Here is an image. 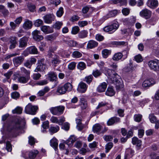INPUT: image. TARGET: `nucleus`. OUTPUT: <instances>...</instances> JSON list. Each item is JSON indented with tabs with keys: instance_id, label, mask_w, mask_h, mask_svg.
<instances>
[{
	"instance_id": "f257e3e1",
	"label": "nucleus",
	"mask_w": 159,
	"mask_h": 159,
	"mask_svg": "<svg viewBox=\"0 0 159 159\" xmlns=\"http://www.w3.org/2000/svg\"><path fill=\"white\" fill-rule=\"evenodd\" d=\"M20 118H16L11 122L10 123L7 127V130L11 134L15 133L18 130L21 129Z\"/></svg>"
},
{
	"instance_id": "f03ea898",
	"label": "nucleus",
	"mask_w": 159,
	"mask_h": 159,
	"mask_svg": "<svg viewBox=\"0 0 159 159\" xmlns=\"http://www.w3.org/2000/svg\"><path fill=\"white\" fill-rule=\"evenodd\" d=\"M72 89V86L71 84L68 83L65 84L63 86H59L57 90V92L60 94H65L66 91H70Z\"/></svg>"
},
{
	"instance_id": "7ed1b4c3",
	"label": "nucleus",
	"mask_w": 159,
	"mask_h": 159,
	"mask_svg": "<svg viewBox=\"0 0 159 159\" xmlns=\"http://www.w3.org/2000/svg\"><path fill=\"white\" fill-rule=\"evenodd\" d=\"M107 74L112 83L118 82V79H120V76L116 73L114 70L109 69L107 70Z\"/></svg>"
},
{
	"instance_id": "20e7f679",
	"label": "nucleus",
	"mask_w": 159,
	"mask_h": 159,
	"mask_svg": "<svg viewBox=\"0 0 159 159\" xmlns=\"http://www.w3.org/2000/svg\"><path fill=\"white\" fill-rule=\"evenodd\" d=\"M38 107L37 106H33L29 103L25 107V111L27 114L31 115H35L36 113Z\"/></svg>"
},
{
	"instance_id": "39448f33",
	"label": "nucleus",
	"mask_w": 159,
	"mask_h": 159,
	"mask_svg": "<svg viewBox=\"0 0 159 159\" xmlns=\"http://www.w3.org/2000/svg\"><path fill=\"white\" fill-rule=\"evenodd\" d=\"M64 108L65 107L63 106H59L51 107L49 110L53 115L59 116L63 113Z\"/></svg>"
},
{
	"instance_id": "423d86ee",
	"label": "nucleus",
	"mask_w": 159,
	"mask_h": 159,
	"mask_svg": "<svg viewBox=\"0 0 159 159\" xmlns=\"http://www.w3.org/2000/svg\"><path fill=\"white\" fill-rule=\"evenodd\" d=\"M119 27V25L117 22H115L110 25L104 27L103 30L106 32H110L111 34L114 32Z\"/></svg>"
},
{
	"instance_id": "0eeeda50",
	"label": "nucleus",
	"mask_w": 159,
	"mask_h": 159,
	"mask_svg": "<svg viewBox=\"0 0 159 159\" xmlns=\"http://www.w3.org/2000/svg\"><path fill=\"white\" fill-rule=\"evenodd\" d=\"M44 60L43 58L38 60L37 66L34 70L35 72L43 71L46 70L47 67L46 65L44 63Z\"/></svg>"
},
{
	"instance_id": "6e6552de",
	"label": "nucleus",
	"mask_w": 159,
	"mask_h": 159,
	"mask_svg": "<svg viewBox=\"0 0 159 159\" xmlns=\"http://www.w3.org/2000/svg\"><path fill=\"white\" fill-rule=\"evenodd\" d=\"M148 64L151 70L155 71L159 70V61L151 60L148 62Z\"/></svg>"
},
{
	"instance_id": "1a4fd4ad",
	"label": "nucleus",
	"mask_w": 159,
	"mask_h": 159,
	"mask_svg": "<svg viewBox=\"0 0 159 159\" xmlns=\"http://www.w3.org/2000/svg\"><path fill=\"white\" fill-rule=\"evenodd\" d=\"M139 14L141 17L144 18L146 19H147L150 17L152 12L148 9L145 8L142 10L140 12Z\"/></svg>"
},
{
	"instance_id": "9d476101",
	"label": "nucleus",
	"mask_w": 159,
	"mask_h": 159,
	"mask_svg": "<svg viewBox=\"0 0 159 159\" xmlns=\"http://www.w3.org/2000/svg\"><path fill=\"white\" fill-rule=\"evenodd\" d=\"M43 19L45 23L50 24L54 21L55 17L53 14H48L44 16Z\"/></svg>"
},
{
	"instance_id": "9b49d317",
	"label": "nucleus",
	"mask_w": 159,
	"mask_h": 159,
	"mask_svg": "<svg viewBox=\"0 0 159 159\" xmlns=\"http://www.w3.org/2000/svg\"><path fill=\"white\" fill-rule=\"evenodd\" d=\"M29 38L26 37H24L20 39L19 41V47L23 49L27 45V42Z\"/></svg>"
},
{
	"instance_id": "f8f14e48",
	"label": "nucleus",
	"mask_w": 159,
	"mask_h": 159,
	"mask_svg": "<svg viewBox=\"0 0 159 159\" xmlns=\"http://www.w3.org/2000/svg\"><path fill=\"white\" fill-rule=\"evenodd\" d=\"M34 39L37 41H39L43 40V37L40 35V31L37 30L34 31L32 33Z\"/></svg>"
},
{
	"instance_id": "ddd939ff",
	"label": "nucleus",
	"mask_w": 159,
	"mask_h": 159,
	"mask_svg": "<svg viewBox=\"0 0 159 159\" xmlns=\"http://www.w3.org/2000/svg\"><path fill=\"white\" fill-rule=\"evenodd\" d=\"M147 4L150 8L155 9L158 7V2L157 0H148Z\"/></svg>"
},
{
	"instance_id": "4468645a",
	"label": "nucleus",
	"mask_w": 159,
	"mask_h": 159,
	"mask_svg": "<svg viewBox=\"0 0 159 159\" xmlns=\"http://www.w3.org/2000/svg\"><path fill=\"white\" fill-rule=\"evenodd\" d=\"M120 122V119L119 118L116 116L111 117L109 119L107 122V124L108 126H111L114 124H116Z\"/></svg>"
},
{
	"instance_id": "2eb2a0df",
	"label": "nucleus",
	"mask_w": 159,
	"mask_h": 159,
	"mask_svg": "<svg viewBox=\"0 0 159 159\" xmlns=\"http://www.w3.org/2000/svg\"><path fill=\"white\" fill-rule=\"evenodd\" d=\"M36 61V58L32 57L29 60H27L24 63V66L25 67L30 69L33 64H35Z\"/></svg>"
},
{
	"instance_id": "dca6fc26",
	"label": "nucleus",
	"mask_w": 159,
	"mask_h": 159,
	"mask_svg": "<svg viewBox=\"0 0 159 159\" xmlns=\"http://www.w3.org/2000/svg\"><path fill=\"white\" fill-rule=\"evenodd\" d=\"M24 57L23 56H20L14 58L13 60L15 65L18 66L21 64L23 61Z\"/></svg>"
},
{
	"instance_id": "f3484780",
	"label": "nucleus",
	"mask_w": 159,
	"mask_h": 159,
	"mask_svg": "<svg viewBox=\"0 0 159 159\" xmlns=\"http://www.w3.org/2000/svg\"><path fill=\"white\" fill-rule=\"evenodd\" d=\"M155 83L154 80L153 79H150L144 81L142 84L143 86V87H149Z\"/></svg>"
},
{
	"instance_id": "a211bd4d",
	"label": "nucleus",
	"mask_w": 159,
	"mask_h": 159,
	"mask_svg": "<svg viewBox=\"0 0 159 159\" xmlns=\"http://www.w3.org/2000/svg\"><path fill=\"white\" fill-rule=\"evenodd\" d=\"M118 13V11L117 10H114L110 11L106 16H103V19L105 20L109 18L115 16L117 15Z\"/></svg>"
},
{
	"instance_id": "6ab92c4d",
	"label": "nucleus",
	"mask_w": 159,
	"mask_h": 159,
	"mask_svg": "<svg viewBox=\"0 0 159 159\" xmlns=\"http://www.w3.org/2000/svg\"><path fill=\"white\" fill-rule=\"evenodd\" d=\"M61 62L60 58L57 56H55L52 58L51 63L54 67H56L59 65Z\"/></svg>"
},
{
	"instance_id": "aec40b11",
	"label": "nucleus",
	"mask_w": 159,
	"mask_h": 159,
	"mask_svg": "<svg viewBox=\"0 0 159 159\" xmlns=\"http://www.w3.org/2000/svg\"><path fill=\"white\" fill-rule=\"evenodd\" d=\"M87 88V85L86 84L83 82H80L78 88V90L81 93H84L86 90Z\"/></svg>"
},
{
	"instance_id": "412c9836",
	"label": "nucleus",
	"mask_w": 159,
	"mask_h": 159,
	"mask_svg": "<svg viewBox=\"0 0 159 159\" xmlns=\"http://www.w3.org/2000/svg\"><path fill=\"white\" fill-rule=\"evenodd\" d=\"M102 126L99 124H96L93 127V131L94 133L99 134Z\"/></svg>"
},
{
	"instance_id": "4be33fe9",
	"label": "nucleus",
	"mask_w": 159,
	"mask_h": 159,
	"mask_svg": "<svg viewBox=\"0 0 159 159\" xmlns=\"http://www.w3.org/2000/svg\"><path fill=\"white\" fill-rule=\"evenodd\" d=\"M132 143L133 145H136L138 150H139L141 146L142 141L136 137H134L132 139Z\"/></svg>"
},
{
	"instance_id": "5701e85b",
	"label": "nucleus",
	"mask_w": 159,
	"mask_h": 159,
	"mask_svg": "<svg viewBox=\"0 0 159 159\" xmlns=\"http://www.w3.org/2000/svg\"><path fill=\"white\" fill-rule=\"evenodd\" d=\"M26 50L30 54H37L39 53L37 49L34 46H31L27 48Z\"/></svg>"
},
{
	"instance_id": "b1692460",
	"label": "nucleus",
	"mask_w": 159,
	"mask_h": 159,
	"mask_svg": "<svg viewBox=\"0 0 159 159\" xmlns=\"http://www.w3.org/2000/svg\"><path fill=\"white\" fill-rule=\"evenodd\" d=\"M47 75L48 79L51 81H56L57 79L56 73L54 72L51 71L49 72Z\"/></svg>"
},
{
	"instance_id": "393cba45",
	"label": "nucleus",
	"mask_w": 159,
	"mask_h": 159,
	"mask_svg": "<svg viewBox=\"0 0 159 159\" xmlns=\"http://www.w3.org/2000/svg\"><path fill=\"white\" fill-rule=\"evenodd\" d=\"M98 45V42L93 40H90L88 43L87 48L89 49H92L97 47Z\"/></svg>"
},
{
	"instance_id": "a878e982",
	"label": "nucleus",
	"mask_w": 159,
	"mask_h": 159,
	"mask_svg": "<svg viewBox=\"0 0 159 159\" xmlns=\"http://www.w3.org/2000/svg\"><path fill=\"white\" fill-rule=\"evenodd\" d=\"M63 42L69 46L71 47H77L78 45L77 43L74 41L72 40H66L65 39L63 40Z\"/></svg>"
},
{
	"instance_id": "bb28decb",
	"label": "nucleus",
	"mask_w": 159,
	"mask_h": 159,
	"mask_svg": "<svg viewBox=\"0 0 159 159\" xmlns=\"http://www.w3.org/2000/svg\"><path fill=\"white\" fill-rule=\"evenodd\" d=\"M32 26V22L28 20H26L23 24V27L25 29H29Z\"/></svg>"
},
{
	"instance_id": "cd10ccee",
	"label": "nucleus",
	"mask_w": 159,
	"mask_h": 159,
	"mask_svg": "<svg viewBox=\"0 0 159 159\" xmlns=\"http://www.w3.org/2000/svg\"><path fill=\"white\" fill-rule=\"evenodd\" d=\"M76 140V138L74 135H71L70 138L66 140L65 143L69 146L72 144Z\"/></svg>"
},
{
	"instance_id": "c85d7f7f",
	"label": "nucleus",
	"mask_w": 159,
	"mask_h": 159,
	"mask_svg": "<svg viewBox=\"0 0 159 159\" xmlns=\"http://www.w3.org/2000/svg\"><path fill=\"white\" fill-rule=\"evenodd\" d=\"M107 84L105 82H103L97 88V91L99 92L105 91L107 88Z\"/></svg>"
},
{
	"instance_id": "c756f323",
	"label": "nucleus",
	"mask_w": 159,
	"mask_h": 159,
	"mask_svg": "<svg viewBox=\"0 0 159 159\" xmlns=\"http://www.w3.org/2000/svg\"><path fill=\"white\" fill-rule=\"evenodd\" d=\"M80 105L82 109H84L87 107V102L84 98H81L80 100Z\"/></svg>"
},
{
	"instance_id": "7c9ffc66",
	"label": "nucleus",
	"mask_w": 159,
	"mask_h": 159,
	"mask_svg": "<svg viewBox=\"0 0 159 159\" xmlns=\"http://www.w3.org/2000/svg\"><path fill=\"white\" fill-rule=\"evenodd\" d=\"M115 92L112 87H108L105 92V94L109 96H112L115 95Z\"/></svg>"
},
{
	"instance_id": "2f4dec72",
	"label": "nucleus",
	"mask_w": 159,
	"mask_h": 159,
	"mask_svg": "<svg viewBox=\"0 0 159 159\" xmlns=\"http://www.w3.org/2000/svg\"><path fill=\"white\" fill-rule=\"evenodd\" d=\"M50 142L51 146L53 147L56 150L57 148L58 145L57 140L54 137L51 140Z\"/></svg>"
},
{
	"instance_id": "473e14b6",
	"label": "nucleus",
	"mask_w": 159,
	"mask_h": 159,
	"mask_svg": "<svg viewBox=\"0 0 159 159\" xmlns=\"http://www.w3.org/2000/svg\"><path fill=\"white\" fill-rule=\"evenodd\" d=\"M50 90V89L48 87H45L43 90L39 91L38 92V95L40 97L43 96L46 93L48 92Z\"/></svg>"
},
{
	"instance_id": "72a5a7b5",
	"label": "nucleus",
	"mask_w": 159,
	"mask_h": 159,
	"mask_svg": "<svg viewBox=\"0 0 159 159\" xmlns=\"http://www.w3.org/2000/svg\"><path fill=\"white\" fill-rule=\"evenodd\" d=\"M62 25L63 23L62 22L57 21L53 25L52 27L56 30H59Z\"/></svg>"
},
{
	"instance_id": "f704fd0d",
	"label": "nucleus",
	"mask_w": 159,
	"mask_h": 159,
	"mask_svg": "<svg viewBox=\"0 0 159 159\" xmlns=\"http://www.w3.org/2000/svg\"><path fill=\"white\" fill-rule=\"evenodd\" d=\"M58 35V34L57 33H54L52 34L47 36L45 38L47 40L51 41L55 39Z\"/></svg>"
},
{
	"instance_id": "c9c22d12",
	"label": "nucleus",
	"mask_w": 159,
	"mask_h": 159,
	"mask_svg": "<svg viewBox=\"0 0 159 159\" xmlns=\"http://www.w3.org/2000/svg\"><path fill=\"white\" fill-rule=\"evenodd\" d=\"M59 130V127L57 125L56 127L51 126L49 129V131L51 134L57 132Z\"/></svg>"
},
{
	"instance_id": "e433bc0d",
	"label": "nucleus",
	"mask_w": 159,
	"mask_h": 159,
	"mask_svg": "<svg viewBox=\"0 0 159 159\" xmlns=\"http://www.w3.org/2000/svg\"><path fill=\"white\" fill-rule=\"evenodd\" d=\"M123 57V55L121 52L115 53L113 56L112 59L114 61H118L120 59Z\"/></svg>"
},
{
	"instance_id": "4c0bfd02",
	"label": "nucleus",
	"mask_w": 159,
	"mask_h": 159,
	"mask_svg": "<svg viewBox=\"0 0 159 159\" xmlns=\"http://www.w3.org/2000/svg\"><path fill=\"white\" fill-rule=\"evenodd\" d=\"M88 32L86 30L81 31L78 34V37L80 39H83L86 37L88 35Z\"/></svg>"
},
{
	"instance_id": "58836bf2",
	"label": "nucleus",
	"mask_w": 159,
	"mask_h": 159,
	"mask_svg": "<svg viewBox=\"0 0 159 159\" xmlns=\"http://www.w3.org/2000/svg\"><path fill=\"white\" fill-rule=\"evenodd\" d=\"M38 153V151L37 150L31 151L29 154V157L31 159H34L36 157Z\"/></svg>"
},
{
	"instance_id": "ea45409f",
	"label": "nucleus",
	"mask_w": 159,
	"mask_h": 159,
	"mask_svg": "<svg viewBox=\"0 0 159 159\" xmlns=\"http://www.w3.org/2000/svg\"><path fill=\"white\" fill-rule=\"evenodd\" d=\"M29 78V77L27 76L26 78L24 76H20L18 78V80L20 82L25 84L28 81Z\"/></svg>"
},
{
	"instance_id": "a19ab883",
	"label": "nucleus",
	"mask_w": 159,
	"mask_h": 159,
	"mask_svg": "<svg viewBox=\"0 0 159 159\" xmlns=\"http://www.w3.org/2000/svg\"><path fill=\"white\" fill-rule=\"evenodd\" d=\"M43 24V21L40 19L36 20L34 22V25L37 27H39Z\"/></svg>"
},
{
	"instance_id": "79ce46f5",
	"label": "nucleus",
	"mask_w": 159,
	"mask_h": 159,
	"mask_svg": "<svg viewBox=\"0 0 159 159\" xmlns=\"http://www.w3.org/2000/svg\"><path fill=\"white\" fill-rule=\"evenodd\" d=\"M111 51L107 49H105L102 51V55L103 57L106 58L108 56L111 54Z\"/></svg>"
},
{
	"instance_id": "37998d69",
	"label": "nucleus",
	"mask_w": 159,
	"mask_h": 159,
	"mask_svg": "<svg viewBox=\"0 0 159 159\" xmlns=\"http://www.w3.org/2000/svg\"><path fill=\"white\" fill-rule=\"evenodd\" d=\"M119 80L118 79V82H115V83H113L116 84V88L117 90H120L123 87V84L120 82Z\"/></svg>"
},
{
	"instance_id": "c03bdc74",
	"label": "nucleus",
	"mask_w": 159,
	"mask_h": 159,
	"mask_svg": "<svg viewBox=\"0 0 159 159\" xmlns=\"http://www.w3.org/2000/svg\"><path fill=\"white\" fill-rule=\"evenodd\" d=\"M86 67L85 64L83 62H80L77 65V68L81 70H83Z\"/></svg>"
},
{
	"instance_id": "a18cd8bd",
	"label": "nucleus",
	"mask_w": 159,
	"mask_h": 159,
	"mask_svg": "<svg viewBox=\"0 0 159 159\" xmlns=\"http://www.w3.org/2000/svg\"><path fill=\"white\" fill-rule=\"evenodd\" d=\"M133 68V63L130 62L129 64V66L125 67L124 68V70L126 72H128L132 70Z\"/></svg>"
},
{
	"instance_id": "49530a36",
	"label": "nucleus",
	"mask_w": 159,
	"mask_h": 159,
	"mask_svg": "<svg viewBox=\"0 0 159 159\" xmlns=\"http://www.w3.org/2000/svg\"><path fill=\"white\" fill-rule=\"evenodd\" d=\"M64 13L63 8L62 7H60L58 10L57 11L56 15L57 17H60L63 15Z\"/></svg>"
},
{
	"instance_id": "de8ad7c7",
	"label": "nucleus",
	"mask_w": 159,
	"mask_h": 159,
	"mask_svg": "<svg viewBox=\"0 0 159 159\" xmlns=\"http://www.w3.org/2000/svg\"><path fill=\"white\" fill-rule=\"evenodd\" d=\"M142 117V116L141 114H136L134 116V119L135 121L137 122H140Z\"/></svg>"
},
{
	"instance_id": "09e8293b",
	"label": "nucleus",
	"mask_w": 159,
	"mask_h": 159,
	"mask_svg": "<svg viewBox=\"0 0 159 159\" xmlns=\"http://www.w3.org/2000/svg\"><path fill=\"white\" fill-rule=\"evenodd\" d=\"M22 108L20 107H17L14 110L12 111V112L13 114H20L22 113Z\"/></svg>"
},
{
	"instance_id": "8fccbe9b",
	"label": "nucleus",
	"mask_w": 159,
	"mask_h": 159,
	"mask_svg": "<svg viewBox=\"0 0 159 159\" xmlns=\"http://www.w3.org/2000/svg\"><path fill=\"white\" fill-rule=\"evenodd\" d=\"M102 73L100 70H93L92 74L96 78H97L98 76H99L101 75Z\"/></svg>"
},
{
	"instance_id": "3c124183",
	"label": "nucleus",
	"mask_w": 159,
	"mask_h": 159,
	"mask_svg": "<svg viewBox=\"0 0 159 159\" xmlns=\"http://www.w3.org/2000/svg\"><path fill=\"white\" fill-rule=\"evenodd\" d=\"M113 146V144L112 143H109L106 146L105 152L107 153L112 148Z\"/></svg>"
},
{
	"instance_id": "603ef678",
	"label": "nucleus",
	"mask_w": 159,
	"mask_h": 159,
	"mask_svg": "<svg viewBox=\"0 0 159 159\" xmlns=\"http://www.w3.org/2000/svg\"><path fill=\"white\" fill-rule=\"evenodd\" d=\"M93 77L92 75H91L86 76L85 78L84 81L88 84H90L92 81Z\"/></svg>"
},
{
	"instance_id": "864d4df0",
	"label": "nucleus",
	"mask_w": 159,
	"mask_h": 159,
	"mask_svg": "<svg viewBox=\"0 0 159 159\" xmlns=\"http://www.w3.org/2000/svg\"><path fill=\"white\" fill-rule=\"evenodd\" d=\"M72 55L73 57L78 58L82 56V54L79 51H75L73 52Z\"/></svg>"
},
{
	"instance_id": "5fc2aeb1",
	"label": "nucleus",
	"mask_w": 159,
	"mask_h": 159,
	"mask_svg": "<svg viewBox=\"0 0 159 159\" xmlns=\"http://www.w3.org/2000/svg\"><path fill=\"white\" fill-rule=\"evenodd\" d=\"M149 118L152 123H154L157 120L156 118L153 114H150L149 115Z\"/></svg>"
},
{
	"instance_id": "6e6d98bb",
	"label": "nucleus",
	"mask_w": 159,
	"mask_h": 159,
	"mask_svg": "<svg viewBox=\"0 0 159 159\" xmlns=\"http://www.w3.org/2000/svg\"><path fill=\"white\" fill-rule=\"evenodd\" d=\"M80 30L78 26H75L72 28L71 33L73 34H76Z\"/></svg>"
},
{
	"instance_id": "4d7b16f0",
	"label": "nucleus",
	"mask_w": 159,
	"mask_h": 159,
	"mask_svg": "<svg viewBox=\"0 0 159 159\" xmlns=\"http://www.w3.org/2000/svg\"><path fill=\"white\" fill-rule=\"evenodd\" d=\"M6 149L8 152H11L12 150L11 145L9 141H7L6 143Z\"/></svg>"
},
{
	"instance_id": "13d9d810",
	"label": "nucleus",
	"mask_w": 159,
	"mask_h": 159,
	"mask_svg": "<svg viewBox=\"0 0 159 159\" xmlns=\"http://www.w3.org/2000/svg\"><path fill=\"white\" fill-rule=\"evenodd\" d=\"M21 70L22 73H24L26 75V76L30 77V71L29 70H27L25 68L23 67L21 68Z\"/></svg>"
},
{
	"instance_id": "bf43d9fd",
	"label": "nucleus",
	"mask_w": 159,
	"mask_h": 159,
	"mask_svg": "<svg viewBox=\"0 0 159 159\" xmlns=\"http://www.w3.org/2000/svg\"><path fill=\"white\" fill-rule=\"evenodd\" d=\"M135 60L137 62H140L143 61V58L140 54H138L134 57Z\"/></svg>"
},
{
	"instance_id": "052dcab7",
	"label": "nucleus",
	"mask_w": 159,
	"mask_h": 159,
	"mask_svg": "<svg viewBox=\"0 0 159 159\" xmlns=\"http://www.w3.org/2000/svg\"><path fill=\"white\" fill-rule=\"evenodd\" d=\"M35 142V139L31 136L29 137V143L30 145H34Z\"/></svg>"
},
{
	"instance_id": "680f3d73",
	"label": "nucleus",
	"mask_w": 159,
	"mask_h": 159,
	"mask_svg": "<svg viewBox=\"0 0 159 159\" xmlns=\"http://www.w3.org/2000/svg\"><path fill=\"white\" fill-rule=\"evenodd\" d=\"M41 75L39 73H34L32 76V78L35 80H38L41 77Z\"/></svg>"
},
{
	"instance_id": "e2e57ef3",
	"label": "nucleus",
	"mask_w": 159,
	"mask_h": 159,
	"mask_svg": "<svg viewBox=\"0 0 159 159\" xmlns=\"http://www.w3.org/2000/svg\"><path fill=\"white\" fill-rule=\"evenodd\" d=\"M20 95L19 93L17 92H14L11 93V97L14 99H16L19 98Z\"/></svg>"
},
{
	"instance_id": "0e129e2a",
	"label": "nucleus",
	"mask_w": 159,
	"mask_h": 159,
	"mask_svg": "<svg viewBox=\"0 0 159 159\" xmlns=\"http://www.w3.org/2000/svg\"><path fill=\"white\" fill-rule=\"evenodd\" d=\"M96 39L99 41H101L104 39V37L100 34H98L95 36Z\"/></svg>"
},
{
	"instance_id": "69168bd1",
	"label": "nucleus",
	"mask_w": 159,
	"mask_h": 159,
	"mask_svg": "<svg viewBox=\"0 0 159 159\" xmlns=\"http://www.w3.org/2000/svg\"><path fill=\"white\" fill-rule=\"evenodd\" d=\"M48 81L46 80H41L38 82L37 84L39 85H43L47 84Z\"/></svg>"
},
{
	"instance_id": "338daca9",
	"label": "nucleus",
	"mask_w": 159,
	"mask_h": 159,
	"mask_svg": "<svg viewBox=\"0 0 159 159\" xmlns=\"http://www.w3.org/2000/svg\"><path fill=\"white\" fill-rule=\"evenodd\" d=\"M49 125V122L48 121H46L43 122L42 125V127L44 129H46L48 128Z\"/></svg>"
},
{
	"instance_id": "774afa93",
	"label": "nucleus",
	"mask_w": 159,
	"mask_h": 159,
	"mask_svg": "<svg viewBox=\"0 0 159 159\" xmlns=\"http://www.w3.org/2000/svg\"><path fill=\"white\" fill-rule=\"evenodd\" d=\"M104 140L106 141H111L113 139V137L111 135H105L103 137Z\"/></svg>"
}]
</instances>
